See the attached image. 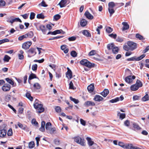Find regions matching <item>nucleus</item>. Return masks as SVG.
<instances>
[{"label": "nucleus", "instance_id": "c9c22d12", "mask_svg": "<svg viewBox=\"0 0 149 149\" xmlns=\"http://www.w3.org/2000/svg\"><path fill=\"white\" fill-rule=\"evenodd\" d=\"M52 124L50 122H47L46 124L45 128L46 130H50Z\"/></svg>", "mask_w": 149, "mask_h": 149}, {"label": "nucleus", "instance_id": "864d4df0", "mask_svg": "<svg viewBox=\"0 0 149 149\" xmlns=\"http://www.w3.org/2000/svg\"><path fill=\"white\" fill-rule=\"evenodd\" d=\"M54 19L55 20H58L61 18V16L60 15L58 14L55 15L54 16Z\"/></svg>", "mask_w": 149, "mask_h": 149}, {"label": "nucleus", "instance_id": "052dcab7", "mask_svg": "<svg viewBox=\"0 0 149 149\" xmlns=\"http://www.w3.org/2000/svg\"><path fill=\"white\" fill-rule=\"evenodd\" d=\"M26 38L25 35H24L20 36L18 37V39L19 40L21 41L24 38Z\"/></svg>", "mask_w": 149, "mask_h": 149}, {"label": "nucleus", "instance_id": "6e6d98bb", "mask_svg": "<svg viewBox=\"0 0 149 149\" xmlns=\"http://www.w3.org/2000/svg\"><path fill=\"white\" fill-rule=\"evenodd\" d=\"M35 14L33 12H31L30 13V19L31 20L35 18Z\"/></svg>", "mask_w": 149, "mask_h": 149}, {"label": "nucleus", "instance_id": "9d476101", "mask_svg": "<svg viewBox=\"0 0 149 149\" xmlns=\"http://www.w3.org/2000/svg\"><path fill=\"white\" fill-rule=\"evenodd\" d=\"M6 130L4 129H1L0 127V137L2 138L4 137L6 135Z\"/></svg>", "mask_w": 149, "mask_h": 149}, {"label": "nucleus", "instance_id": "8fccbe9b", "mask_svg": "<svg viewBox=\"0 0 149 149\" xmlns=\"http://www.w3.org/2000/svg\"><path fill=\"white\" fill-rule=\"evenodd\" d=\"M106 31L108 33H110L113 31V29L110 27L107 26L106 27Z\"/></svg>", "mask_w": 149, "mask_h": 149}, {"label": "nucleus", "instance_id": "f8f14e48", "mask_svg": "<svg viewBox=\"0 0 149 149\" xmlns=\"http://www.w3.org/2000/svg\"><path fill=\"white\" fill-rule=\"evenodd\" d=\"M86 139L87 141L88 144L89 146H92L95 143L93 141H92L91 138L90 137H87Z\"/></svg>", "mask_w": 149, "mask_h": 149}, {"label": "nucleus", "instance_id": "0eeeda50", "mask_svg": "<svg viewBox=\"0 0 149 149\" xmlns=\"http://www.w3.org/2000/svg\"><path fill=\"white\" fill-rule=\"evenodd\" d=\"M32 42L31 41H27L23 44L22 47L23 49L26 50L29 48Z\"/></svg>", "mask_w": 149, "mask_h": 149}, {"label": "nucleus", "instance_id": "423d86ee", "mask_svg": "<svg viewBox=\"0 0 149 149\" xmlns=\"http://www.w3.org/2000/svg\"><path fill=\"white\" fill-rule=\"evenodd\" d=\"M11 88V86L8 84H4L2 86L1 88L4 92H7L9 91Z\"/></svg>", "mask_w": 149, "mask_h": 149}, {"label": "nucleus", "instance_id": "a19ab883", "mask_svg": "<svg viewBox=\"0 0 149 149\" xmlns=\"http://www.w3.org/2000/svg\"><path fill=\"white\" fill-rule=\"evenodd\" d=\"M35 146V143L33 141H31L29 143V147L31 149L33 148Z\"/></svg>", "mask_w": 149, "mask_h": 149}, {"label": "nucleus", "instance_id": "69168bd1", "mask_svg": "<svg viewBox=\"0 0 149 149\" xmlns=\"http://www.w3.org/2000/svg\"><path fill=\"white\" fill-rule=\"evenodd\" d=\"M17 125L20 128L24 130L25 129V127H23V125L22 124L20 123L19 122H18V123Z\"/></svg>", "mask_w": 149, "mask_h": 149}, {"label": "nucleus", "instance_id": "6e6552de", "mask_svg": "<svg viewBox=\"0 0 149 149\" xmlns=\"http://www.w3.org/2000/svg\"><path fill=\"white\" fill-rule=\"evenodd\" d=\"M136 77L135 76L133 75V76H128L126 77L125 79V81L128 83H130L132 82V79H135Z\"/></svg>", "mask_w": 149, "mask_h": 149}, {"label": "nucleus", "instance_id": "e433bc0d", "mask_svg": "<svg viewBox=\"0 0 149 149\" xmlns=\"http://www.w3.org/2000/svg\"><path fill=\"white\" fill-rule=\"evenodd\" d=\"M10 59V57L6 55L3 58V60L5 62H8Z\"/></svg>", "mask_w": 149, "mask_h": 149}, {"label": "nucleus", "instance_id": "09e8293b", "mask_svg": "<svg viewBox=\"0 0 149 149\" xmlns=\"http://www.w3.org/2000/svg\"><path fill=\"white\" fill-rule=\"evenodd\" d=\"M146 56V55L145 54H143L141 55L140 56L137 57L136 58V61H139L142 59H143V58H144Z\"/></svg>", "mask_w": 149, "mask_h": 149}, {"label": "nucleus", "instance_id": "4c0bfd02", "mask_svg": "<svg viewBox=\"0 0 149 149\" xmlns=\"http://www.w3.org/2000/svg\"><path fill=\"white\" fill-rule=\"evenodd\" d=\"M36 78V75L33 73H31L29 75V80H31L34 78Z\"/></svg>", "mask_w": 149, "mask_h": 149}, {"label": "nucleus", "instance_id": "49530a36", "mask_svg": "<svg viewBox=\"0 0 149 149\" xmlns=\"http://www.w3.org/2000/svg\"><path fill=\"white\" fill-rule=\"evenodd\" d=\"M9 41V39L5 38L0 40V45L6 42H8Z\"/></svg>", "mask_w": 149, "mask_h": 149}, {"label": "nucleus", "instance_id": "a878e982", "mask_svg": "<svg viewBox=\"0 0 149 149\" xmlns=\"http://www.w3.org/2000/svg\"><path fill=\"white\" fill-rule=\"evenodd\" d=\"M26 96L30 101H33V98L31 96L30 93L27 92L26 94Z\"/></svg>", "mask_w": 149, "mask_h": 149}, {"label": "nucleus", "instance_id": "680f3d73", "mask_svg": "<svg viewBox=\"0 0 149 149\" xmlns=\"http://www.w3.org/2000/svg\"><path fill=\"white\" fill-rule=\"evenodd\" d=\"M6 5V2L2 0H0V6H4Z\"/></svg>", "mask_w": 149, "mask_h": 149}, {"label": "nucleus", "instance_id": "e2e57ef3", "mask_svg": "<svg viewBox=\"0 0 149 149\" xmlns=\"http://www.w3.org/2000/svg\"><path fill=\"white\" fill-rule=\"evenodd\" d=\"M32 123H33L36 126L38 127V122L36 120V119H33L32 121Z\"/></svg>", "mask_w": 149, "mask_h": 149}, {"label": "nucleus", "instance_id": "5701e85b", "mask_svg": "<svg viewBox=\"0 0 149 149\" xmlns=\"http://www.w3.org/2000/svg\"><path fill=\"white\" fill-rule=\"evenodd\" d=\"M26 38H32L33 36H34V33L32 31H30L27 33L25 34Z\"/></svg>", "mask_w": 149, "mask_h": 149}, {"label": "nucleus", "instance_id": "338daca9", "mask_svg": "<svg viewBox=\"0 0 149 149\" xmlns=\"http://www.w3.org/2000/svg\"><path fill=\"white\" fill-rule=\"evenodd\" d=\"M56 111L58 113H59L61 111V108L59 106H56L55 108Z\"/></svg>", "mask_w": 149, "mask_h": 149}, {"label": "nucleus", "instance_id": "4468645a", "mask_svg": "<svg viewBox=\"0 0 149 149\" xmlns=\"http://www.w3.org/2000/svg\"><path fill=\"white\" fill-rule=\"evenodd\" d=\"M103 100V98L100 96L96 95L94 98V100L96 101L97 102H100Z\"/></svg>", "mask_w": 149, "mask_h": 149}, {"label": "nucleus", "instance_id": "9b49d317", "mask_svg": "<svg viewBox=\"0 0 149 149\" xmlns=\"http://www.w3.org/2000/svg\"><path fill=\"white\" fill-rule=\"evenodd\" d=\"M123 27L122 28V31H124L125 30L128 29L129 28V25L127 22H123L122 23Z\"/></svg>", "mask_w": 149, "mask_h": 149}, {"label": "nucleus", "instance_id": "f257e3e1", "mask_svg": "<svg viewBox=\"0 0 149 149\" xmlns=\"http://www.w3.org/2000/svg\"><path fill=\"white\" fill-rule=\"evenodd\" d=\"M33 107L36 109L38 113H41L43 112L45 110L43 107V105L40 103V102L37 99H36L33 104Z\"/></svg>", "mask_w": 149, "mask_h": 149}, {"label": "nucleus", "instance_id": "20e7f679", "mask_svg": "<svg viewBox=\"0 0 149 149\" xmlns=\"http://www.w3.org/2000/svg\"><path fill=\"white\" fill-rule=\"evenodd\" d=\"M115 4L113 2H111L108 3V10L109 12L110 13V16L111 17L112 14L115 13V10L113 9V8L115 6Z\"/></svg>", "mask_w": 149, "mask_h": 149}, {"label": "nucleus", "instance_id": "473e14b6", "mask_svg": "<svg viewBox=\"0 0 149 149\" xmlns=\"http://www.w3.org/2000/svg\"><path fill=\"white\" fill-rule=\"evenodd\" d=\"M118 116H119V118L121 120L124 118L125 117V113H120L118 112L117 114Z\"/></svg>", "mask_w": 149, "mask_h": 149}, {"label": "nucleus", "instance_id": "412c9836", "mask_svg": "<svg viewBox=\"0 0 149 149\" xmlns=\"http://www.w3.org/2000/svg\"><path fill=\"white\" fill-rule=\"evenodd\" d=\"M132 125L134 130H140L141 129V128L139 127V125L135 123H133Z\"/></svg>", "mask_w": 149, "mask_h": 149}, {"label": "nucleus", "instance_id": "a211bd4d", "mask_svg": "<svg viewBox=\"0 0 149 149\" xmlns=\"http://www.w3.org/2000/svg\"><path fill=\"white\" fill-rule=\"evenodd\" d=\"M87 89L88 91L90 93L93 92L94 90V86L93 84H91L87 87Z\"/></svg>", "mask_w": 149, "mask_h": 149}, {"label": "nucleus", "instance_id": "58836bf2", "mask_svg": "<svg viewBox=\"0 0 149 149\" xmlns=\"http://www.w3.org/2000/svg\"><path fill=\"white\" fill-rule=\"evenodd\" d=\"M33 87L36 89H39L40 88L41 86L38 83H36L34 84Z\"/></svg>", "mask_w": 149, "mask_h": 149}, {"label": "nucleus", "instance_id": "2f4dec72", "mask_svg": "<svg viewBox=\"0 0 149 149\" xmlns=\"http://www.w3.org/2000/svg\"><path fill=\"white\" fill-rule=\"evenodd\" d=\"M35 49L33 48H31L28 50V52L29 53H30L31 54H33V55H34L36 54V52L35 51Z\"/></svg>", "mask_w": 149, "mask_h": 149}, {"label": "nucleus", "instance_id": "c03bdc74", "mask_svg": "<svg viewBox=\"0 0 149 149\" xmlns=\"http://www.w3.org/2000/svg\"><path fill=\"white\" fill-rule=\"evenodd\" d=\"M37 18L38 19H43L45 18V16L43 14L41 13L37 14Z\"/></svg>", "mask_w": 149, "mask_h": 149}, {"label": "nucleus", "instance_id": "c756f323", "mask_svg": "<svg viewBox=\"0 0 149 149\" xmlns=\"http://www.w3.org/2000/svg\"><path fill=\"white\" fill-rule=\"evenodd\" d=\"M112 52L114 54H117L118 53L119 49L118 47H114L112 49Z\"/></svg>", "mask_w": 149, "mask_h": 149}, {"label": "nucleus", "instance_id": "2eb2a0df", "mask_svg": "<svg viewBox=\"0 0 149 149\" xmlns=\"http://www.w3.org/2000/svg\"><path fill=\"white\" fill-rule=\"evenodd\" d=\"M68 0H61L58 5L60 6L61 8L65 6V5Z\"/></svg>", "mask_w": 149, "mask_h": 149}, {"label": "nucleus", "instance_id": "aec40b11", "mask_svg": "<svg viewBox=\"0 0 149 149\" xmlns=\"http://www.w3.org/2000/svg\"><path fill=\"white\" fill-rule=\"evenodd\" d=\"M61 49L63 51L65 54L67 53L69 51L68 48H66V45H63L61 47Z\"/></svg>", "mask_w": 149, "mask_h": 149}, {"label": "nucleus", "instance_id": "ea45409f", "mask_svg": "<svg viewBox=\"0 0 149 149\" xmlns=\"http://www.w3.org/2000/svg\"><path fill=\"white\" fill-rule=\"evenodd\" d=\"M124 39V38L123 37L118 36L116 39V41L119 42H122L123 41Z\"/></svg>", "mask_w": 149, "mask_h": 149}, {"label": "nucleus", "instance_id": "4be33fe9", "mask_svg": "<svg viewBox=\"0 0 149 149\" xmlns=\"http://www.w3.org/2000/svg\"><path fill=\"white\" fill-rule=\"evenodd\" d=\"M5 79L8 83L12 85L13 86H16V84H14L13 81L12 79H10L9 78H6Z\"/></svg>", "mask_w": 149, "mask_h": 149}, {"label": "nucleus", "instance_id": "13d9d810", "mask_svg": "<svg viewBox=\"0 0 149 149\" xmlns=\"http://www.w3.org/2000/svg\"><path fill=\"white\" fill-rule=\"evenodd\" d=\"M141 97V96H138L137 95H134L133 96V99L134 100H138Z\"/></svg>", "mask_w": 149, "mask_h": 149}, {"label": "nucleus", "instance_id": "cd10ccee", "mask_svg": "<svg viewBox=\"0 0 149 149\" xmlns=\"http://www.w3.org/2000/svg\"><path fill=\"white\" fill-rule=\"evenodd\" d=\"M136 85L139 88L143 86V84L142 82L139 80L137 79L136 84Z\"/></svg>", "mask_w": 149, "mask_h": 149}, {"label": "nucleus", "instance_id": "0e129e2a", "mask_svg": "<svg viewBox=\"0 0 149 149\" xmlns=\"http://www.w3.org/2000/svg\"><path fill=\"white\" fill-rule=\"evenodd\" d=\"M118 145L120 147L125 148V144L123 143L120 141L118 143Z\"/></svg>", "mask_w": 149, "mask_h": 149}, {"label": "nucleus", "instance_id": "bb28decb", "mask_svg": "<svg viewBox=\"0 0 149 149\" xmlns=\"http://www.w3.org/2000/svg\"><path fill=\"white\" fill-rule=\"evenodd\" d=\"M134 146L131 144H126L125 147V149H133Z\"/></svg>", "mask_w": 149, "mask_h": 149}, {"label": "nucleus", "instance_id": "603ef678", "mask_svg": "<svg viewBox=\"0 0 149 149\" xmlns=\"http://www.w3.org/2000/svg\"><path fill=\"white\" fill-rule=\"evenodd\" d=\"M38 67L37 65L36 64H33L32 67V69L34 71H36L37 70Z\"/></svg>", "mask_w": 149, "mask_h": 149}, {"label": "nucleus", "instance_id": "79ce46f5", "mask_svg": "<svg viewBox=\"0 0 149 149\" xmlns=\"http://www.w3.org/2000/svg\"><path fill=\"white\" fill-rule=\"evenodd\" d=\"M70 98L71 101L73 102L75 104H78L79 102V101L78 100L74 98H73L71 96L70 97Z\"/></svg>", "mask_w": 149, "mask_h": 149}, {"label": "nucleus", "instance_id": "f704fd0d", "mask_svg": "<svg viewBox=\"0 0 149 149\" xmlns=\"http://www.w3.org/2000/svg\"><path fill=\"white\" fill-rule=\"evenodd\" d=\"M136 38L140 40L144 39L143 36L139 33H136L135 36Z\"/></svg>", "mask_w": 149, "mask_h": 149}, {"label": "nucleus", "instance_id": "b1692460", "mask_svg": "<svg viewBox=\"0 0 149 149\" xmlns=\"http://www.w3.org/2000/svg\"><path fill=\"white\" fill-rule=\"evenodd\" d=\"M66 77L69 79H70L72 78V72L71 71H67L66 73Z\"/></svg>", "mask_w": 149, "mask_h": 149}, {"label": "nucleus", "instance_id": "dca6fc26", "mask_svg": "<svg viewBox=\"0 0 149 149\" xmlns=\"http://www.w3.org/2000/svg\"><path fill=\"white\" fill-rule=\"evenodd\" d=\"M109 93V91L108 89H105L104 91L101 93L100 94L104 97H106Z\"/></svg>", "mask_w": 149, "mask_h": 149}, {"label": "nucleus", "instance_id": "7ed1b4c3", "mask_svg": "<svg viewBox=\"0 0 149 149\" xmlns=\"http://www.w3.org/2000/svg\"><path fill=\"white\" fill-rule=\"evenodd\" d=\"M74 141L77 143L80 144L82 146L86 145L85 141L84 138H81L79 136H77L73 138Z\"/></svg>", "mask_w": 149, "mask_h": 149}, {"label": "nucleus", "instance_id": "4d7b16f0", "mask_svg": "<svg viewBox=\"0 0 149 149\" xmlns=\"http://www.w3.org/2000/svg\"><path fill=\"white\" fill-rule=\"evenodd\" d=\"M69 88L70 89L74 90V89L73 83L72 81H70L69 84Z\"/></svg>", "mask_w": 149, "mask_h": 149}, {"label": "nucleus", "instance_id": "ddd939ff", "mask_svg": "<svg viewBox=\"0 0 149 149\" xmlns=\"http://www.w3.org/2000/svg\"><path fill=\"white\" fill-rule=\"evenodd\" d=\"M84 15L87 18L89 19H92L93 18V16L88 11H86L84 13Z\"/></svg>", "mask_w": 149, "mask_h": 149}, {"label": "nucleus", "instance_id": "bf43d9fd", "mask_svg": "<svg viewBox=\"0 0 149 149\" xmlns=\"http://www.w3.org/2000/svg\"><path fill=\"white\" fill-rule=\"evenodd\" d=\"M109 36L111 38L116 39V38L117 35L116 34H113L112 33L109 34Z\"/></svg>", "mask_w": 149, "mask_h": 149}, {"label": "nucleus", "instance_id": "39448f33", "mask_svg": "<svg viewBox=\"0 0 149 149\" xmlns=\"http://www.w3.org/2000/svg\"><path fill=\"white\" fill-rule=\"evenodd\" d=\"M127 44L130 47V50L132 51L135 49L137 47V44L132 41H128Z\"/></svg>", "mask_w": 149, "mask_h": 149}, {"label": "nucleus", "instance_id": "393cba45", "mask_svg": "<svg viewBox=\"0 0 149 149\" xmlns=\"http://www.w3.org/2000/svg\"><path fill=\"white\" fill-rule=\"evenodd\" d=\"M87 23V21L85 19H82L80 23V25L82 27L85 26Z\"/></svg>", "mask_w": 149, "mask_h": 149}, {"label": "nucleus", "instance_id": "5fc2aeb1", "mask_svg": "<svg viewBox=\"0 0 149 149\" xmlns=\"http://www.w3.org/2000/svg\"><path fill=\"white\" fill-rule=\"evenodd\" d=\"M7 134V135L9 136H11L12 135L13 131H12V130L11 128H10L9 130L8 131Z\"/></svg>", "mask_w": 149, "mask_h": 149}, {"label": "nucleus", "instance_id": "f3484780", "mask_svg": "<svg viewBox=\"0 0 149 149\" xmlns=\"http://www.w3.org/2000/svg\"><path fill=\"white\" fill-rule=\"evenodd\" d=\"M84 105L86 107L90 106H94L95 104L94 102L90 101H88L84 103Z\"/></svg>", "mask_w": 149, "mask_h": 149}, {"label": "nucleus", "instance_id": "de8ad7c7", "mask_svg": "<svg viewBox=\"0 0 149 149\" xmlns=\"http://www.w3.org/2000/svg\"><path fill=\"white\" fill-rule=\"evenodd\" d=\"M96 53V51L95 50H92L88 54L89 56H93Z\"/></svg>", "mask_w": 149, "mask_h": 149}, {"label": "nucleus", "instance_id": "a18cd8bd", "mask_svg": "<svg viewBox=\"0 0 149 149\" xmlns=\"http://www.w3.org/2000/svg\"><path fill=\"white\" fill-rule=\"evenodd\" d=\"M71 55L73 57H76L77 56V54L75 51H72L70 53Z\"/></svg>", "mask_w": 149, "mask_h": 149}, {"label": "nucleus", "instance_id": "7c9ffc66", "mask_svg": "<svg viewBox=\"0 0 149 149\" xmlns=\"http://www.w3.org/2000/svg\"><path fill=\"white\" fill-rule=\"evenodd\" d=\"M142 101L145 102L149 100V96L148 94H146L141 99Z\"/></svg>", "mask_w": 149, "mask_h": 149}, {"label": "nucleus", "instance_id": "3c124183", "mask_svg": "<svg viewBox=\"0 0 149 149\" xmlns=\"http://www.w3.org/2000/svg\"><path fill=\"white\" fill-rule=\"evenodd\" d=\"M63 37V36H56V37H55L50 38L49 39V40H55V39H59L60 38H62Z\"/></svg>", "mask_w": 149, "mask_h": 149}, {"label": "nucleus", "instance_id": "6ab92c4d", "mask_svg": "<svg viewBox=\"0 0 149 149\" xmlns=\"http://www.w3.org/2000/svg\"><path fill=\"white\" fill-rule=\"evenodd\" d=\"M82 33L84 36L86 37H91V35L88 30H84L83 31Z\"/></svg>", "mask_w": 149, "mask_h": 149}, {"label": "nucleus", "instance_id": "1a4fd4ad", "mask_svg": "<svg viewBox=\"0 0 149 149\" xmlns=\"http://www.w3.org/2000/svg\"><path fill=\"white\" fill-rule=\"evenodd\" d=\"M39 29L37 28V29L40 31H42V32L44 34H45L46 33L47 29L45 26L43 25H40L39 26Z\"/></svg>", "mask_w": 149, "mask_h": 149}, {"label": "nucleus", "instance_id": "c85d7f7f", "mask_svg": "<svg viewBox=\"0 0 149 149\" xmlns=\"http://www.w3.org/2000/svg\"><path fill=\"white\" fill-rule=\"evenodd\" d=\"M130 88V89L132 91H134L137 90L139 88L136 85V84H135L132 85L131 86Z\"/></svg>", "mask_w": 149, "mask_h": 149}, {"label": "nucleus", "instance_id": "774afa93", "mask_svg": "<svg viewBox=\"0 0 149 149\" xmlns=\"http://www.w3.org/2000/svg\"><path fill=\"white\" fill-rule=\"evenodd\" d=\"M124 124L126 126L129 127L130 125V121L128 120H127L124 122Z\"/></svg>", "mask_w": 149, "mask_h": 149}, {"label": "nucleus", "instance_id": "f03ea898", "mask_svg": "<svg viewBox=\"0 0 149 149\" xmlns=\"http://www.w3.org/2000/svg\"><path fill=\"white\" fill-rule=\"evenodd\" d=\"M79 63L81 65L85 66L89 68L94 67L95 65L94 63H91L87 60L85 59H82L80 61Z\"/></svg>", "mask_w": 149, "mask_h": 149}, {"label": "nucleus", "instance_id": "72a5a7b5", "mask_svg": "<svg viewBox=\"0 0 149 149\" xmlns=\"http://www.w3.org/2000/svg\"><path fill=\"white\" fill-rule=\"evenodd\" d=\"M114 47V44L113 43L108 44L107 45V48L109 50L112 49Z\"/></svg>", "mask_w": 149, "mask_h": 149}, {"label": "nucleus", "instance_id": "37998d69", "mask_svg": "<svg viewBox=\"0 0 149 149\" xmlns=\"http://www.w3.org/2000/svg\"><path fill=\"white\" fill-rule=\"evenodd\" d=\"M119 100V98L117 97L114 99H112L109 101V102L111 103H114L117 102Z\"/></svg>", "mask_w": 149, "mask_h": 149}]
</instances>
